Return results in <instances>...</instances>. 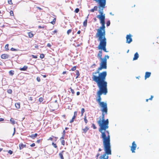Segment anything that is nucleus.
Here are the masks:
<instances>
[{
	"mask_svg": "<svg viewBox=\"0 0 159 159\" xmlns=\"http://www.w3.org/2000/svg\"><path fill=\"white\" fill-rule=\"evenodd\" d=\"M102 51L100 50L97 55V57L99 58L101 60L100 63V66L97 71L92 73V79L95 82L99 88V90L97 92L98 98L96 101L98 104L102 102L101 95L102 94L106 95L107 93V82L105 81L107 75V72L104 71L100 73V71L102 69H106L107 68V60L109 58L108 55H105L103 58H102Z\"/></svg>",
	"mask_w": 159,
	"mask_h": 159,
	"instance_id": "obj_1",
	"label": "nucleus"
},
{
	"mask_svg": "<svg viewBox=\"0 0 159 159\" xmlns=\"http://www.w3.org/2000/svg\"><path fill=\"white\" fill-rule=\"evenodd\" d=\"M95 2L98 4V7L97 6H95L93 8L90 9L89 11L93 12L94 11H97L98 8H99L98 12L100 14L98 15L97 17L100 20L101 26L97 30V33L95 35L96 37L98 38V40L99 42L98 48V50L102 51V50L104 52H107L108 51L107 50L106 48L107 39L105 37V14H104L103 12V9L105 8L106 5V0L105 5L103 8L100 7V5L98 3L96 2L95 1Z\"/></svg>",
	"mask_w": 159,
	"mask_h": 159,
	"instance_id": "obj_2",
	"label": "nucleus"
},
{
	"mask_svg": "<svg viewBox=\"0 0 159 159\" xmlns=\"http://www.w3.org/2000/svg\"><path fill=\"white\" fill-rule=\"evenodd\" d=\"M99 105L101 107V110L102 112V116L99 117V120L97 121L99 126V131L100 133L109 132L107 130L109 128V120L108 119H105V114H107V104L106 102H102Z\"/></svg>",
	"mask_w": 159,
	"mask_h": 159,
	"instance_id": "obj_3",
	"label": "nucleus"
},
{
	"mask_svg": "<svg viewBox=\"0 0 159 159\" xmlns=\"http://www.w3.org/2000/svg\"><path fill=\"white\" fill-rule=\"evenodd\" d=\"M102 139L104 153L99 157V159H108V155L111 154L109 132L101 133Z\"/></svg>",
	"mask_w": 159,
	"mask_h": 159,
	"instance_id": "obj_4",
	"label": "nucleus"
},
{
	"mask_svg": "<svg viewBox=\"0 0 159 159\" xmlns=\"http://www.w3.org/2000/svg\"><path fill=\"white\" fill-rule=\"evenodd\" d=\"M99 3L100 7L104 8L106 3V0H93Z\"/></svg>",
	"mask_w": 159,
	"mask_h": 159,
	"instance_id": "obj_5",
	"label": "nucleus"
},
{
	"mask_svg": "<svg viewBox=\"0 0 159 159\" xmlns=\"http://www.w3.org/2000/svg\"><path fill=\"white\" fill-rule=\"evenodd\" d=\"M131 35L129 34L128 35H127L126 36V42L128 43H130L132 41V39L131 38Z\"/></svg>",
	"mask_w": 159,
	"mask_h": 159,
	"instance_id": "obj_6",
	"label": "nucleus"
},
{
	"mask_svg": "<svg viewBox=\"0 0 159 159\" xmlns=\"http://www.w3.org/2000/svg\"><path fill=\"white\" fill-rule=\"evenodd\" d=\"M137 147V145L134 141L132 143V145L131 147V151L132 153L135 152V150Z\"/></svg>",
	"mask_w": 159,
	"mask_h": 159,
	"instance_id": "obj_7",
	"label": "nucleus"
},
{
	"mask_svg": "<svg viewBox=\"0 0 159 159\" xmlns=\"http://www.w3.org/2000/svg\"><path fill=\"white\" fill-rule=\"evenodd\" d=\"M9 57V55L6 54H2L1 56V58L3 59H7Z\"/></svg>",
	"mask_w": 159,
	"mask_h": 159,
	"instance_id": "obj_8",
	"label": "nucleus"
},
{
	"mask_svg": "<svg viewBox=\"0 0 159 159\" xmlns=\"http://www.w3.org/2000/svg\"><path fill=\"white\" fill-rule=\"evenodd\" d=\"M77 111H75L74 112V116H73L72 119L70 120V123H72L74 120L75 118L77 116Z\"/></svg>",
	"mask_w": 159,
	"mask_h": 159,
	"instance_id": "obj_9",
	"label": "nucleus"
},
{
	"mask_svg": "<svg viewBox=\"0 0 159 159\" xmlns=\"http://www.w3.org/2000/svg\"><path fill=\"white\" fill-rule=\"evenodd\" d=\"M89 129V127L88 126H86L84 128L82 129V130L83 131L82 133L84 134H86Z\"/></svg>",
	"mask_w": 159,
	"mask_h": 159,
	"instance_id": "obj_10",
	"label": "nucleus"
},
{
	"mask_svg": "<svg viewBox=\"0 0 159 159\" xmlns=\"http://www.w3.org/2000/svg\"><path fill=\"white\" fill-rule=\"evenodd\" d=\"M151 75V72H146L145 75V79L146 80L147 78H149L150 76Z\"/></svg>",
	"mask_w": 159,
	"mask_h": 159,
	"instance_id": "obj_11",
	"label": "nucleus"
},
{
	"mask_svg": "<svg viewBox=\"0 0 159 159\" xmlns=\"http://www.w3.org/2000/svg\"><path fill=\"white\" fill-rule=\"evenodd\" d=\"M26 147L25 144H23L22 143H21L19 144V148L20 150H21L24 148Z\"/></svg>",
	"mask_w": 159,
	"mask_h": 159,
	"instance_id": "obj_12",
	"label": "nucleus"
},
{
	"mask_svg": "<svg viewBox=\"0 0 159 159\" xmlns=\"http://www.w3.org/2000/svg\"><path fill=\"white\" fill-rule=\"evenodd\" d=\"M38 136V134L35 133L34 134H32L29 136V137L32 139H34Z\"/></svg>",
	"mask_w": 159,
	"mask_h": 159,
	"instance_id": "obj_13",
	"label": "nucleus"
},
{
	"mask_svg": "<svg viewBox=\"0 0 159 159\" xmlns=\"http://www.w3.org/2000/svg\"><path fill=\"white\" fill-rule=\"evenodd\" d=\"M139 57V55L137 52H136L134 55V56L133 59V60H135L138 59Z\"/></svg>",
	"mask_w": 159,
	"mask_h": 159,
	"instance_id": "obj_14",
	"label": "nucleus"
},
{
	"mask_svg": "<svg viewBox=\"0 0 159 159\" xmlns=\"http://www.w3.org/2000/svg\"><path fill=\"white\" fill-rule=\"evenodd\" d=\"M64 152V151H62L61 152L59 153V156L61 159H64V157L63 156V152Z\"/></svg>",
	"mask_w": 159,
	"mask_h": 159,
	"instance_id": "obj_15",
	"label": "nucleus"
},
{
	"mask_svg": "<svg viewBox=\"0 0 159 159\" xmlns=\"http://www.w3.org/2000/svg\"><path fill=\"white\" fill-rule=\"evenodd\" d=\"M28 34L29 38H32L33 37L34 34L33 33L32 31L29 32L28 33Z\"/></svg>",
	"mask_w": 159,
	"mask_h": 159,
	"instance_id": "obj_16",
	"label": "nucleus"
},
{
	"mask_svg": "<svg viewBox=\"0 0 159 159\" xmlns=\"http://www.w3.org/2000/svg\"><path fill=\"white\" fill-rule=\"evenodd\" d=\"M28 67L27 66H23L22 68H21L20 69V70H23V71H25L27 70V69Z\"/></svg>",
	"mask_w": 159,
	"mask_h": 159,
	"instance_id": "obj_17",
	"label": "nucleus"
},
{
	"mask_svg": "<svg viewBox=\"0 0 159 159\" xmlns=\"http://www.w3.org/2000/svg\"><path fill=\"white\" fill-rule=\"evenodd\" d=\"M15 106L17 108L19 109L20 108V102L16 103Z\"/></svg>",
	"mask_w": 159,
	"mask_h": 159,
	"instance_id": "obj_18",
	"label": "nucleus"
},
{
	"mask_svg": "<svg viewBox=\"0 0 159 159\" xmlns=\"http://www.w3.org/2000/svg\"><path fill=\"white\" fill-rule=\"evenodd\" d=\"M87 19L85 20L83 22V25L84 26L86 27L87 25Z\"/></svg>",
	"mask_w": 159,
	"mask_h": 159,
	"instance_id": "obj_19",
	"label": "nucleus"
},
{
	"mask_svg": "<svg viewBox=\"0 0 159 159\" xmlns=\"http://www.w3.org/2000/svg\"><path fill=\"white\" fill-rule=\"evenodd\" d=\"M9 73L10 75L12 76L14 74V71L13 70H11L9 71Z\"/></svg>",
	"mask_w": 159,
	"mask_h": 159,
	"instance_id": "obj_20",
	"label": "nucleus"
},
{
	"mask_svg": "<svg viewBox=\"0 0 159 159\" xmlns=\"http://www.w3.org/2000/svg\"><path fill=\"white\" fill-rule=\"evenodd\" d=\"M56 18H54L53 19L52 21L50 23L51 24H52L54 25L56 23Z\"/></svg>",
	"mask_w": 159,
	"mask_h": 159,
	"instance_id": "obj_21",
	"label": "nucleus"
},
{
	"mask_svg": "<svg viewBox=\"0 0 159 159\" xmlns=\"http://www.w3.org/2000/svg\"><path fill=\"white\" fill-rule=\"evenodd\" d=\"M10 121L13 125H14L15 124V121L13 118H11L10 120Z\"/></svg>",
	"mask_w": 159,
	"mask_h": 159,
	"instance_id": "obj_22",
	"label": "nucleus"
},
{
	"mask_svg": "<svg viewBox=\"0 0 159 159\" xmlns=\"http://www.w3.org/2000/svg\"><path fill=\"white\" fill-rule=\"evenodd\" d=\"M84 119L85 123L86 124L88 123V120H87V117L86 116H84Z\"/></svg>",
	"mask_w": 159,
	"mask_h": 159,
	"instance_id": "obj_23",
	"label": "nucleus"
},
{
	"mask_svg": "<svg viewBox=\"0 0 159 159\" xmlns=\"http://www.w3.org/2000/svg\"><path fill=\"white\" fill-rule=\"evenodd\" d=\"M85 110L84 108H82L81 109V116H83V113L84 112Z\"/></svg>",
	"mask_w": 159,
	"mask_h": 159,
	"instance_id": "obj_24",
	"label": "nucleus"
},
{
	"mask_svg": "<svg viewBox=\"0 0 159 159\" xmlns=\"http://www.w3.org/2000/svg\"><path fill=\"white\" fill-rule=\"evenodd\" d=\"M8 47H9L8 44H7L5 45V48L6 50L8 51L9 50Z\"/></svg>",
	"mask_w": 159,
	"mask_h": 159,
	"instance_id": "obj_25",
	"label": "nucleus"
},
{
	"mask_svg": "<svg viewBox=\"0 0 159 159\" xmlns=\"http://www.w3.org/2000/svg\"><path fill=\"white\" fill-rule=\"evenodd\" d=\"M72 30L71 29H69L67 30V34L68 35H69L70 33L72 32Z\"/></svg>",
	"mask_w": 159,
	"mask_h": 159,
	"instance_id": "obj_26",
	"label": "nucleus"
},
{
	"mask_svg": "<svg viewBox=\"0 0 159 159\" xmlns=\"http://www.w3.org/2000/svg\"><path fill=\"white\" fill-rule=\"evenodd\" d=\"M52 145L53 146V147L55 148H57V146L56 143H54L53 142H52Z\"/></svg>",
	"mask_w": 159,
	"mask_h": 159,
	"instance_id": "obj_27",
	"label": "nucleus"
},
{
	"mask_svg": "<svg viewBox=\"0 0 159 159\" xmlns=\"http://www.w3.org/2000/svg\"><path fill=\"white\" fill-rule=\"evenodd\" d=\"M76 68V67L75 66H74L70 70H71L72 71H74L75 70Z\"/></svg>",
	"mask_w": 159,
	"mask_h": 159,
	"instance_id": "obj_28",
	"label": "nucleus"
},
{
	"mask_svg": "<svg viewBox=\"0 0 159 159\" xmlns=\"http://www.w3.org/2000/svg\"><path fill=\"white\" fill-rule=\"evenodd\" d=\"M7 92L9 94H11L12 93V90L11 89H9L7 90Z\"/></svg>",
	"mask_w": 159,
	"mask_h": 159,
	"instance_id": "obj_29",
	"label": "nucleus"
},
{
	"mask_svg": "<svg viewBox=\"0 0 159 159\" xmlns=\"http://www.w3.org/2000/svg\"><path fill=\"white\" fill-rule=\"evenodd\" d=\"M8 3L10 5H12L13 4L12 0H8Z\"/></svg>",
	"mask_w": 159,
	"mask_h": 159,
	"instance_id": "obj_30",
	"label": "nucleus"
},
{
	"mask_svg": "<svg viewBox=\"0 0 159 159\" xmlns=\"http://www.w3.org/2000/svg\"><path fill=\"white\" fill-rule=\"evenodd\" d=\"M40 57L41 58L43 59L44 57V55L43 54H41L40 55Z\"/></svg>",
	"mask_w": 159,
	"mask_h": 159,
	"instance_id": "obj_31",
	"label": "nucleus"
},
{
	"mask_svg": "<svg viewBox=\"0 0 159 159\" xmlns=\"http://www.w3.org/2000/svg\"><path fill=\"white\" fill-rule=\"evenodd\" d=\"M10 15L12 16H14V14L12 11H11L10 12Z\"/></svg>",
	"mask_w": 159,
	"mask_h": 159,
	"instance_id": "obj_32",
	"label": "nucleus"
},
{
	"mask_svg": "<svg viewBox=\"0 0 159 159\" xmlns=\"http://www.w3.org/2000/svg\"><path fill=\"white\" fill-rule=\"evenodd\" d=\"M11 51H18V50L16 49H15V48H11Z\"/></svg>",
	"mask_w": 159,
	"mask_h": 159,
	"instance_id": "obj_33",
	"label": "nucleus"
},
{
	"mask_svg": "<svg viewBox=\"0 0 159 159\" xmlns=\"http://www.w3.org/2000/svg\"><path fill=\"white\" fill-rule=\"evenodd\" d=\"M46 27V26H41L40 25H39L38 26V27L39 28V29H41V28H42V29H44L45 27Z\"/></svg>",
	"mask_w": 159,
	"mask_h": 159,
	"instance_id": "obj_34",
	"label": "nucleus"
},
{
	"mask_svg": "<svg viewBox=\"0 0 159 159\" xmlns=\"http://www.w3.org/2000/svg\"><path fill=\"white\" fill-rule=\"evenodd\" d=\"M43 98L40 97V98H39V101L40 102H41L43 101Z\"/></svg>",
	"mask_w": 159,
	"mask_h": 159,
	"instance_id": "obj_35",
	"label": "nucleus"
},
{
	"mask_svg": "<svg viewBox=\"0 0 159 159\" xmlns=\"http://www.w3.org/2000/svg\"><path fill=\"white\" fill-rule=\"evenodd\" d=\"M76 75H77L76 78H77L80 75V73L78 70H77L76 73Z\"/></svg>",
	"mask_w": 159,
	"mask_h": 159,
	"instance_id": "obj_36",
	"label": "nucleus"
},
{
	"mask_svg": "<svg viewBox=\"0 0 159 159\" xmlns=\"http://www.w3.org/2000/svg\"><path fill=\"white\" fill-rule=\"evenodd\" d=\"M61 143L62 145L64 146L65 145V141L64 140H63L62 141H61Z\"/></svg>",
	"mask_w": 159,
	"mask_h": 159,
	"instance_id": "obj_37",
	"label": "nucleus"
},
{
	"mask_svg": "<svg viewBox=\"0 0 159 159\" xmlns=\"http://www.w3.org/2000/svg\"><path fill=\"white\" fill-rule=\"evenodd\" d=\"M70 90L72 94H74L75 93V91L71 87L70 88Z\"/></svg>",
	"mask_w": 159,
	"mask_h": 159,
	"instance_id": "obj_38",
	"label": "nucleus"
},
{
	"mask_svg": "<svg viewBox=\"0 0 159 159\" xmlns=\"http://www.w3.org/2000/svg\"><path fill=\"white\" fill-rule=\"evenodd\" d=\"M92 126L93 127V129H96L97 128V127L93 123L92 124Z\"/></svg>",
	"mask_w": 159,
	"mask_h": 159,
	"instance_id": "obj_39",
	"label": "nucleus"
},
{
	"mask_svg": "<svg viewBox=\"0 0 159 159\" xmlns=\"http://www.w3.org/2000/svg\"><path fill=\"white\" fill-rule=\"evenodd\" d=\"M107 26H109L110 24V21L109 20H108V21L107 22Z\"/></svg>",
	"mask_w": 159,
	"mask_h": 159,
	"instance_id": "obj_40",
	"label": "nucleus"
},
{
	"mask_svg": "<svg viewBox=\"0 0 159 159\" xmlns=\"http://www.w3.org/2000/svg\"><path fill=\"white\" fill-rule=\"evenodd\" d=\"M57 30H55L52 32V34H54L56 33H57Z\"/></svg>",
	"mask_w": 159,
	"mask_h": 159,
	"instance_id": "obj_41",
	"label": "nucleus"
},
{
	"mask_svg": "<svg viewBox=\"0 0 159 159\" xmlns=\"http://www.w3.org/2000/svg\"><path fill=\"white\" fill-rule=\"evenodd\" d=\"M79 11V9L78 8H76L75 10V12L76 13H78Z\"/></svg>",
	"mask_w": 159,
	"mask_h": 159,
	"instance_id": "obj_42",
	"label": "nucleus"
},
{
	"mask_svg": "<svg viewBox=\"0 0 159 159\" xmlns=\"http://www.w3.org/2000/svg\"><path fill=\"white\" fill-rule=\"evenodd\" d=\"M31 56L33 58H37V56H35V55H31Z\"/></svg>",
	"mask_w": 159,
	"mask_h": 159,
	"instance_id": "obj_43",
	"label": "nucleus"
},
{
	"mask_svg": "<svg viewBox=\"0 0 159 159\" xmlns=\"http://www.w3.org/2000/svg\"><path fill=\"white\" fill-rule=\"evenodd\" d=\"M38 82H40V79L39 77H37L36 78Z\"/></svg>",
	"mask_w": 159,
	"mask_h": 159,
	"instance_id": "obj_44",
	"label": "nucleus"
},
{
	"mask_svg": "<svg viewBox=\"0 0 159 159\" xmlns=\"http://www.w3.org/2000/svg\"><path fill=\"white\" fill-rule=\"evenodd\" d=\"M8 153H9L10 155H11L13 153V151H12L11 150H9V151H8Z\"/></svg>",
	"mask_w": 159,
	"mask_h": 159,
	"instance_id": "obj_45",
	"label": "nucleus"
},
{
	"mask_svg": "<svg viewBox=\"0 0 159 159\" xmlns=\"http://www.w3.org/2000/svg\"><path fill=\"white\" fill-rule=\"evenodd\" d=\"M65 136H64V135H62V136L60 138V140H63L64 139V137Z\"/></svg>",
	"mask_w": 159,
	"mask_h": 159,
	"instance_id": "obj_46",
	"label": "nucleus"
},
{
	"mask_svg": "<svg viewBox=\"0 0 159 159\" xmlns=\"http://www.w3.org/2000/svg\"><path fill=\"white\" fill-rule=\"evenodd\" d=\"M100 155V154L99 153H97V155H96V159H97L99 157V156Z\"/></svg>",
	"mask_w": 159,
	"mask_h": 159,
	"instance_id": "obj_47",
	"label": "nucleus"
},
{
	"mask_svg": "<svg viewBox=\"0 0 159 159\" xmlns=\"http://www.w3.org/2000/svg\"><path fill=\"white\" fill-rule=\"evenodd\" d=\"M29 100L30 101H32L33 100V98L31 97H30L29 98Z\"/></svg>",
	"mask_w": 159,
	"mask_h": 159,
	"instance_id": "obj_48",
	"label": "nucleus"
},
{
	"mask_svg": "<svg viewBox=\"0 0 159 159\" xmlns=\"http://www.w3.org/2000/svg\"><path fill=\"white\" fill-rule=\"evenodd\" d=\"M35 143H32V144H31L30 145V146L31 147H34L35 146Z\"/></svg>",
	"mask_w": 159,
	"mask_h": 159,
	"instance_id": "obj_49",
	"label": "nucleus"
},
{
	"mask_svg": "<svg viewBox=\"0 0 159 159\" xmlns=\"http://www.w3.org/2000/svg\"><path fill=\"white\" fill-rule=\"evenodd\" d=\"M52 140H53V138H52L51 137H49L48 139V141H49V140L52 141Z\"/></svg>",
	"mask_w": 159,
	"mask_h": 159,
	"instance_id": "obj_50",
	"label": "nucleus"
},
{
	"mask_svg": "<svg viewBox=\"0 0 159 159\" xmlns=\"http://www.w3.org/2000/svg\"><path fill=\"white\" fill-rule=\"evenodd\" d=\"M41 140H42V139H38V140H37L36 142L37 143H39L41 141Z\"/></svg>",
	"mask_w": 159,
	"mask_h": 159,
	"instance_id": "obj_51",
	"label": "nucleus"
},
{
	"mask_svg": "<svg viewBox=\"0 0 159 159\" xmlns=\"http://www.w3.org/2000/svg\"><path fill=\"white\" fill-rule=\"evenodd\" d=\"M153 98V96L151 95L150 98L149 99V100H152Z\"/></svg>",
	"mask_w": 159,
	"mask_h": 159,
	"instance_id": "obj_52",
	"label": "nucleus"
},
{
	"mask_svg": "<svg viewBox=\"0 0 159 159\" xmlns=\"http://www.w3.org/2000/svg\"><path fill=\"white\" fill-rule=\"evenodd\" d=\"M65 133H66L65 131V130H64L63 131V135H64V136H65Z\"/></svg>",
	"mask_w": 159,
	"mask_h": 159,
	"instance_id": "obj_53",
	"label": "nucleus"
},
{
	"mask_svg": "<svg viewBox=\"0 0 159 159\" xmlns=\"http://www.w3.org/2000/svg\"><path fill=\"white\" fill-rule=\"evenodd\" d=\"M47 46L48 47H50L51 46V44L50 43H48L47 44Z\"/></svg>",
	"mask_w": 159,
	"mask_h": 159,
	"instance_id": "obj_54",
	"label": "nucleus"
},
{
	"mask_svg": "<svg viewBox=\"0 0 159 159\" xmlns=\"http://www.w3.org/2000/svg\"><path fill=\"white\" fill-rule=\"evenodd\" d=\"M80 33H81V31L80 30H79L78 31V32H77V34H80Z\"/></svg>",
	"mask_w": 159,
	"mask_h": 159,
	"instance_id": "obj_55",
	"label": "nucleus"
},
{
	"mask_svg": "<svg viewBox=\"0 0 159 159\" xmlns=\"http://www.w3.org/2000/svg\"><path fill=\"white\" fill-rule=\"evenodd\" d=\"M4 120V119L2 118H0V121H2Z\"/></svg>",
	"mask_w": 159,
	"mask_h": 159,
	"instance_id": "obj_56",
	"label": "nucleus"
},
{
	"mask_svg": "<svg viewBox=\"0 0 159 159\" xmlns=\"http://www.w3.org/2000/svg\"><path fill=\"white\" fill-rule=\"evenodd\" d=\"M77 95H79L80 94V92H77L76 93Z\"/></svg>",
	"mask_w": 159,
	"mask_h": 159,
	"instance_id": "obj_57",
	"label": "nucleus"
},
{
	"mask_svg": "<svg viewBox=\"0 0 159 159\" xmlns=\"http://www.w3.org/2000/svg\"><path fill=\"white\" fill-rule=\"evenodd\" d=\"M52 137H54L55 138V139H56L55 141H56L57 139L58 138L57 137H54L53 136H52Z\"/></svg>",
	"mask_w": 159,
	"mask_h": 159,
	"instance_id": "obj_58",
	"label": "nucleus"
},
{
	"mask_svg": "<svg viewBox=\"0 0 159 159\" xmlns=\"http://www.w3.org/2000/svg\"><path fill=\"white\" fill-rule=\"evenodd\" d=\"M66 71H63V72L62 74H66Z\"/></svg>",
	"mask_w": 159,
	"mask_h": 159,
	"instance_id": "obj_59",
	"label": "nucleus"
},
{
	"mask_svg": "<svg viewBox=\"0 0 159 159\" xmlns=\"http://www.w3.org/2000/svg\"><path fill=\"white\" fill-rule=\"evenodd\" d=\"M37 9H39L40 10H41L42 9L40 7H37Z\"/></svg>",
	"mask_w": 159,
	"mask_h": 159,
	"instance_id": "obj_60",
	"label": "nucleus"
},
{
	"mask_svg": "<svg viewBox=\"0 0 159 159\" xmlns=\"http://www.w3.org/2000/svg\"><path fill=\"white\" fill-rule=\"evenodd\" d=\"M42 75L43 76V77H44V78H45L47 76L46 75Z\"/></svg>",
	"mask_w": 159,
	"mask_h": 159,
	"instance_id": "obj_61",
	"label": "nucleus"
},
{
	"mask_svg": "<svg viewBox=\"0 0 159 159\" xmlns=\"http://www.w3.org/2000/svg\"><path fill=\"white\" fill-rule=\"evenodd\" d=\"M94 21H96L97 20L96 18H94Z\"/></svg>",
	"mask_w": 159,
	"mask_h": 159,
	"instance_id": "obj_62",
	"label": "nucleus"
},
{
	"mask_svg": "<svg viewBox=\"0 0 159 159\" xmlns=\"http://www.w3.org/2000/svg\"><path fill=\"white\" fill-rule=\"evenodd\" d=\"M98 151L99 152H100L102 151V149L101 148H99Z\"/></svg>",
	"mask_w": 159,
	"mask_h": 159,
	"instance_id": "obj_63",
	"label": "nucleus"
},
{
	"mask_svg": "<svg viewBox=\"0 0 159 159\" xmlns=\"http://www.w3.org/2000/svg\"><path fill=\"white\" fill-rule=\"evenodd\" d=\"M62 116L64 118H65L66 117V116L65 115H63Z\"/></svg>",
	"mask_w": 159,
	"mask_h": 159,
	"instance_id": "obj_64",
	"label": "nucleus"
}]
</instances>
